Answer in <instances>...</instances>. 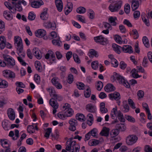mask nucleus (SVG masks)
I'll use <instances>...</instances> for the list:
<instances>
[{"label": "nucleus", "mask_w": 152, "mask_h": 152, "mask_svg": "<svg viewBox=\"0 0 152 152\" xmlns=\"http://www.w3.org/2000/svg\"><path fill=\"white\" fill-rule=\"evenodd\" d=\"M115 41L118 44H121L123 42L121 37L118 35H116L115 36Z\"/></svg>", "instance_id": "37998d69"}, {"label": "nucleus", "mask_w": 152, "mask_h": 152, "mask_svg": "<svg viewBox=\"0 0 152 152\" xmlns=\"http://www.w3.org/2000/svg\"><path fill=\"white\" fill-rule=\"evenodd\" d=\"M7 114L9 119L12 120H14L15 118V114L14 110L12 108H9L7 111Z\"/></svg>", "instance_id": "6e6552de"}, {"label": "nucleus", "mask_w": 152, "mask_h": 152, "mask_svg": "<svg viewBox=\"0 0 152 152\" xmlns=\"http://www.w3.org/2000/svg\"><path fill=\"white\" fill-rule=\"evenodd\" d=\"M109 97L110 99H114L116 100H118L121 98L120 94L117 92H115L114 93L109 94Z\"/></svg>", "instance_id": "f8f14e48"}, {"label": "nucleus", "mask_w": 152, "mask_h": 152, "mask_svg": "<svg viewBox=\"0 0 152 152\" xmlns=\"http://www.w3.org/2000/svg\"><path fill=\"white\" fill-rule=\"evenodd\" d=\"M8 86V83L4 80H2L0 82V88H5Z\"/></svg>", "instance_id": "4c0bfd02"}, {"label": "nucleus", "mask_w": 152, "mask_h": 152, "mask_svg": "<svg viewBox=\"0 0 152 152\" xmlns=\"http://www.w3.org/2000/svg\"><path fill=\"white\" fill-rule=\"evenodd\" d=\"M116 75L117 76H115L116 79L120 83L122 84L123 83V82H125L124 80H125L123 77L118 74V75Z\"/></svg>", "instance_id": "473e14b6"}, {"label": "nucleus", "mask_w": 152, "mask_h": 152, "mask_svg": "<svg viewBox=\"0 0 152 152\" xmlns=\"http://www.w3.org/2000/svg\"><path fill=\"white\" fill-rule=\"evenodd\" d=\"M142 41L143 43L146 48H148L149 47V41L146 37L144 36L143 37Z\"/></svg>", "instance_id": "72a5a7b5"}, {"label": "nucleus", "mask_w": 152, "mask_h": 152, "mask_svg": "<svg viewBox=\"0 0 152 152\" xmlns=\"http://www.w3.org/2000/svg\"><path fill=\"white\" fill-rule=\"evenodd\" d=\"M15 84L17 87H20L24 88L26 87L25 85L22 82H16Z\"/></svg>", "instance_id": "6e6d98bb"}, {"label": "nucleus", "mask_w": 152, "mask_h": 152, "mask_svg": "<svg viewBox=\"0 0 152 152\" xmlns=\"http://www.w3.org/2000/svg\"><path fill=\"white\" fill-rule=\"evenodd\" d=\"M100 110L101 112L102 113H105L107 112V108L105 107V104L103 102H101L100 104Z\"/></svg>", "instance_id": "aec40b11"}, {"label": "nucleus", "mask_w": 152, "mask_h": 152, "mask_svg": "<svg viewBox=\"0 0 152 152\" xmlns=\"http://www.w3.org/2000/svg\"><path fill=\"white\" fill-rule=\"evenodd\" d=\"M55 3L58 11H61L63 9V4L61 0H56Z\"/></svg>", "instance_id": "a211bd4d"}, {"label": "nucleus", "mask_w": 152, "mask_h": 152, "mask_svg": "<svg viewBox=\"0 0 152 152\" xmlns=\"http://www.w3.org/2000/svg\"><path fill=\"white\" fill-rule=\"evenodd\" d=\"M91 66L94 69H96L98 68L99 63L98 61H93L91 64Z\"/></svg>", "instance_id": "79ce46f5"}, {"label": "nucleus", "mask_w": 152, "mask_h": 152, "mask_svg": "<svg viewBox=\"0 0 152 152\" xmlns=\"http://www.w3.org/2000/svg\"><path fill=\"white\" fill-rule=\"evenodd\" d=\"M77 88L80 90H83L84 89L85 85L82 83H76Z\"/></svg>", "instance_id": "3c124183"}, {"label": "nucleus", "mask_w": 152, "mask_h": 152, "mask_svg": "<svg viewBox=\"0 0 152 152\" xmlns=\"http://www.w3.org/2000/svg\"><path fill=\"white\" fill-rule=\"evenodd\" d=\"M35 18V15L32 12H30L28 15V19L30 20H34Z\"/></svg>", "instance_id": "de8ad7c7"}, {"label": "nucleus", "mask_w": 152, "mask_h": 152, "mask_svg": "<svg viewBox=\"0 0 152 152\" xmlns=\"http://www.w3.org/2000/svg\"><path fill=\"white\" fill-rule=\"evenodd\" d=\"M52 129L51 128H48L46 130V132L45 133V137L47 139H48L50 136V135Z\"/></svg>", "instance_id": "09e8293b"}, {"label": "nucleus", "mask_w": 152, "mask_h": 152, "mask_svg": "<svg viewBox=\"0 0 152 152\" xmlns=\"http://www.w3.org/2000/svg\"><path fill=\"white\" fill-rule=\"evenodd\" d=\"M128 101L129 104L130 105L131 107L133 109H135L136 107L135 106L134 103L132 100L131 99H128Z\"/></svg>", "instance_id": "bf43d9fd"}, {"label": "nucleus", "mask_w": 152, "mask_h": 152, "mask_svg": "<svg viewBox=\"0 0 152 152\" xmlns=\"http://www.w3.org/2000/svg\"><path fill=\"white\" fill-rule=\"evenodd\" d=\"M138 137L136 135H129L127 138L126 142L129 145H132L137 141Z\"/></svg>", "instance_id": "7ed1b4c3"}, {"label": "nucleus", "mask_w": 152, "mask_h": 152, "mask_svg": "<svg viewBox=\"0 0 152 152\" xmlns=\"http://www.w3.org/2000/svg\"><path fill=\"white\" fill-rule=\"evenodd\" d=\"M97 87V89L98 91H101L103 87V83L101 81H98L96 85Z\"/></svg>", "instance_id": "a18cd8bd"}, {"label": "nucleus", "mask_w": 152, "mask_h": 152, "mask_svg": "<svg viewBox=\"0 0 152 152\" xmlns=\"http://www.w3.org/2000/svg\"><path fill=\"white\" fill-rule=\"evenodd\" d=\"M142 18L143 21L145 23V24L148 26L150 25L149 20L148 19H146L144 16L142 17Z\"/></svg>", "instance_id": "13d9d810"}, {"label": "nucleus", "mask_w": 152, "mask_h": 152, "mask_svg": "<svg viewBox=\"0 0 152 152\" xmlns=\"http://www.w3.org/2000/svg\"><path fill=\"white\" fill-rule=\"evenodd\" d=\"M125 118L128 121L134 123L135 121V119L130 115H126Z\"/></svg>", "instance_id": "8fccbe9b"}, {"label": "nucleus", "mask_w": 152, "mask_h": 152, "mask_svg": "<svg viewBox=\"0 0 152 152\" xmlns=\"http://www.w3.org/2000/svg\"><path fill=\"white\" fill-rule=\"evenodd\" d=\"M97 131V129H96L94 128L89 132L91 135L93 137H95Z\"/></svg>", "instance_id": "e2e57ef3"}, {"label": "nucleus", "mask_w": 152, "mask_h": 152, "mask_svg": "<svg viewBox=\"0 0 152 152\" xmlns=\"http://www.w3.org/2000/svg\"><path fill=\"white\" fill-rule=\"evenodd\" d=\"M57 100H56V98H51L49 100L50 105L53 108H58V104L57 102Z\"/></svg>", "instance_id": "4468645a"}, {"label": "nucleus", "mask_w": 152, "mask_h": 152, "mask_svg": "<svg viewBox=\"0 0 152 152\" xmlns=\"http://www.w3.org/2000/svg\"><path fill=\"white\" fill-rule=\"evenodd\" d=\"M35 34L37 37L41 38L44 37L46 34V32L44 29H39L36 31L35 32Z\"/></svg>", "instance_id": "9d476101"}, {"label": "nucleus", "mask_w": 152, "mask_h": 152, "mask_svg": "<svg viewBox=\"0 0 152 152\" xmlns=\"http://www.w3.org/2000/svg\"><path fill=\"white\" fill-rule=\"evenodd\" d=\"M76 119L80 121H84L86 120V117L82 114L78 113L76 116Z\"/></svg>", "instance_id": "6ab92c4d"}, {"label": "nucleus", "mask_w": 152, "mask_h": 152, "mask_svg": "<svg viewBox=\"0 0 152 152\" xmlns=\"http://www.w3.org/2000/svg\"><path fill=\"white\" fill-rule=\"evenodd\" d=\"M44 11L42 12L40 15V17L41 19L43 20H46L48 19V17L46 16L47 15V9L46 8L44 9Z\"/></svg>", "instance_id": "7c9ffc66"}, {"label": "nucleus", "mask_w": 152, "mask_h": 152, "mask_svg": "<svg viewBox=\"0 0 152 152\" xmlns=\"http://www.w3.org/2000/svg\"><path fill=\"white\" fill-rule=\"evenodd\" d=\"M35 66L37 70L39 72H41L42 71V67L40 65V63L39 61H36L35 62Z\"/></svg>", "instance_id": "ea45409f"}, {"label": "nucleus", "mask_w": 152, "mask_h": 152, "mask_svg": "<svg viewBox=\"0 0 152 152\" xmlns=\"http://www.w3.org/2000/svg\"><path fill=\"white\" fill-rule=\"evenodd\" d=\"M123 23L124 24L128 26L129 27H132V26L131 23L129 20L127 19H125L124 20Z\"/></svg>", "instance_id": "338daca9"}, {"label": "nucleus", "mask_w": 152, "mask_h": 152, "mask_svg": "<svg viewBox=\"0 0 152 152\" xmlns=\"http://www.w3.org/2000/svg\"><path fill=\"white\" fill-rule=\"evenodd\" d=\"M144 93L142 90L139 91L137 93V95L140 98H142L144 96Z\"/></svg>", "instance_id": "69168bd1"}, {"label": "nucleus", "mask_w": 152, "mask_h": 152, "mask_svg": "<svg viewBox=\"0 0 152 152\" xmlns=\"http://www.w3.org/2000/svg\"><path fill=\"white\" fill-rule=\"evenodd\" d=\"M14 39L15 40V46L16 45L22 43V39L19 36H15L14 37Z\"/></svg>", "instance_id": "a878e982"}, {"label": "nucleus", "mask_w": 152, "mask_h": 152, "mask_svg": "<svg viewBox=\"0 0 152 152\" xmlns=\"http://www.w3.org/2000/svg\"><path fill=\"white\" fill-rule=\"evenodd\" d=\"M3 75L7 78L13 79L15 77V73L12 71L9 70H5L3 71Z\"/></svg>", "instance_id": "423d86ee"}, {"label": "nucleus", "mask_w": 152, "mask_h": 152, "mask_svg": "<svg viewBox=\"0 0 152 152\" xmlns=\"http://www.w3.org/2000/svg\"><path fill=\"white\" fill-rule=\"evenodd\" d=\"M94 39L95 42L97 43H100L102 45H105L107 43V39L102 35L94 37Z\"/></svg>", "instance_id": "39448f33"}, {"label": "nucleus", "mask_w": 152, "mask_h": 152, "mask_svg": "<svg viewBox=\"0 0 152 152\" xmlns=\"http://www.w3.org/2000/svg\"><path fill=\"white\" fill-rule=\"evenodd\" d=\"M116 20H117L116 17H110L108 21L112 24V25L115 26L116 25V23L115 22Z\"/></svg>", "instance_id": "c9c22d12"}, {"label": "nucleus", "mask_w": 152, "mask_h": 152, "mask_svg": "<svg viewBox=\"0 0 152 152\" xmlns=\"http://www.w3.org/2000/svg\"><path fill=\"white\" fill-rule=\"evenodd\" d=\"M73 80V76L71 74H69L68 77L67 81L69 84L71 83Z\"/></svg>", "instance_id": "5fc2aeb1"}, {"label": "nucleus", "mask_w": 152, "mask_h": 152, "mask_svg": "<svg viewBox=\"0 0 152 152\" xmlns=\"http://www.w3.org/2000/svg\"><path fill=\"white\" fill-rule=\"evenodd\" d=\"M72 140V138H69L67 141L66 144H68V142H69L71 145L72 146H74V147L77 146L76 145V142L75 141H73Z\"/></svg>", "instance_id": "49530a36"}, {"label": "nucleus", "mask_w": 152, "mask_h": 152, "mask_svg": "<svg viewBox=\"0 0 152 152\" xmlns=\"http://www.w3.org/2000/svg\"><path fill=\"white\" fill-rule=\"evenodd\" d=\"M100 142V141L96 139H93L92 140H90L88 143L90 146H95L98 144Z\"/></svg>", "instance_id": "bb28decb"}, {"label": "nucleus", "mask_w": 152, "mask_h": 152, "mask_svg": "<svg viewBox=\"0 0 152 152\" xmlns=\"http://www.w3.org/2000/svg\"><path fill=\"white\" fill-rule=\"evenodd\" d=\"M122 4V1L121 0L117 1L114 4H110L109 9L112 12H117L121 9Z\"/></svg>", "instance_id": "f257e3e1"}, {"label": "nucleus", "mask_w": 152, "mask_h": 152, "mask_svg": "<svg viewBox=\"0 0 152 152\" xmlns=\"http://www.w3.org/2000/svg\"><path fill=\"white\" fill-rule=\"evenodd\" d=\"M110 129L106 127H104L100 134L102 136L108 137L109 136Z\"/></svg>", "instance_id": "dca6fc26"}, {"label": "nucleus", "mask_w": 152, "mask_h": 152, "mask_svg": "<svg viewBox=\"0 0 152 152\" xmlns=\"http://www.w3.org/2000/svg\"><path fill=\"white\" fill-rule=\"evenodd\" d=\"M86 110L89 112L95 113L96 111V108L95 106L91 104H89L86 106Z\"/></svg>", "instance_id": "9b49d317"}, {"label": "nucleus", "mask_w": 152, "mask_h": 152, "mask_svg": "<svg viewBox=\"0 0 152 152\" xmlns=\"http://www.w3.org/2000/svg\"><path fill=\"white\" fill-rule=\"evenodd\" d=\"M86 10L83 7H80L78 8L76 10L77 12L79 14H83L86 12Z\"/></svg>", "instance_id": "a19ab883"}, {"label": "nucleus", "mask_w": 152, "mask_h": 152, "mask_svg": "<svg viewBox=\"0 0 152 152\" xmlns=\"http://www.w3.org/2000/svg\"><path fill=\"white\" fill-rule=\"evenodd\" d=\"M3 15L4 17L7 20H11L12 19V15L8 14L7 11H5L4 12Z\"/></svg>", "instance_id": "c756f323"}, {"label": "nucleus", "mask_w": 152, "mask_h": 152, "mask_svg": "<svg viewBox=\"0 0 152 152\" xmlns=\"http://www.w3.org/2000/svg\"><path fill=\"white\" fill-rule=\"evenodd\" d=\"M123 51L125 53H131L133 52L132 48L131 46L129 45H124L122 48Z\"/></svg>", "instance_id": "f3484780"}, {"label": "nucleus", "mask_w": 152, "mask_h": 152, "mask_svg": "<svg viewBox=\"0 0 152 152\" xmlns=\"http://www.w3.org/2000/svg\"><path fill=\"white\" fill-rule=\"evenodd\" d=\"M139 2L138 1L134 0L132 2V6H133V8L132 7L133 11L136 10L139 6Z\"/></svg>", "instance_id": "c85d7f7f"}, {"label": "nucleus", "mask_w": 152, "mask_h": 152, "mask_svg": "<svg viewBox=\"0 0 152 152\" xmlns=\"http://www.w3.org/2000/svg\"><path fill=\"white\" fill-rule=\"evenodd\" d=\"M44 4V2L42 0H39L38 1H34L31 3V5L33 7L39 8L42 5Z\"/></svg>", "instance_id": "ddd939ff"}, {"label": "nucleus", "mask_w": 152, "mask_h": 152, "mask_svg": "<svg viewBox=\"0 0 152 152\" xmlns=\"http://www.w3.org/2000/svg\"><path fill=\"white\" fill-rule=\"evenodd\" d=\"M91 94V91L89 86L88 87V88L86 90L84 91V95L86 98L89 97Z\"/></svg>", "instance_id": "58836bf2"}, {"label": "nucleus", "mask_w": 152, "mask_h": 152, "mask_svg": "<svg viewBox=\"0 0 152 152\" xmlns=\"http://www.w3.org/2000/svg\"><path fill=\"white\" fill-rule=\"evenodd\" d=\"M73 56L75 61L77 63H80V61L78 56L75 54H73Z\"/></svg>", "instance_id": "864d4df0"}, {"label": "nucleus", "mask_w": 152, "mask_h": 152, "mask_svg": "<svg viewBox=\"0 0 152 152\" xmlns=\"http://www.w3.org/2000/svg\"><path fill=\"white\" fill-rule=\"evenodd\" d=\"M89 56L91 58H92L94 56L96 57L98 56V55L97 51L93 49H91L90 51V54Z\"/></svg>", "instance_id": "4be33fe9"}, {"label": "nucleus", "mask_w": 152, "mask_h": 152, "mask_svg": "<svg viewBox=\"0 0 152 152\" xmlns=\"http://www.w3.org/2000/svg\"><path fill=\"white\" fill-rule=\"evenodd\" d=\"M111 64L115 67H117L118 65L117 61L115 58H113L111 61Z\"/></svg>", "instance_id": "052dcab7"}, {"label": "nucleus", "mask_w": 152, "mask_h": 152, "mask_svg": "<svg viewBox=\"0 0 152 152\" xmlns=\"http://www.w3.org/2000/svg\"><path fill=\"white\" fill-rule=\"evenodd\" d=\"M3 56L4 60L7 62L6 63L7 66L12 67L15 65V60L12 57L7 55L3 54Z\"/></svg>", "instance_id": "f03ea898"}, {"label": "nucleus", "mask_w": 152, "mask_h": 152, "mask_svg": "<svg viewBox=\"0 0 152 152\" xmlns=\"http://www.w3.org/2000/svg\"><path fill=\"white\" fill-rule=\"evenodd\" d=\"M119 28L121 32L122 33H125L126 32V29L125 26L122 25L119 26Z\"/></svg>", "instance_id": "0e129e2a"}, {"label": "nucleus", "mask_w": 152, "mask_h": 152, "mask_svg": "<svg viewBox=\"0 0 152 152\" xmlns=\"http://www.w3.org/2000/svg\"><path fill=\"white\" fill-rule=\"evenodd\" d=\"M51 82L56 88L58 89H60L62 88L61 85L59 82L58 79L57 77H54L51 80Z\"/></svg>", "instance_id": "1a4fd4ad"}, {"label": "nucleus", "mask_w": 152, "mask_h": 152, "mask_svg": "<svg viewBox=\"0 0 152 152\" xmlns=\"http://www.w3.org/2000/svg\"><path fill=\"white\" fill-rule=\"evenodd\" d=\"M119 121L121 122H124L125 119L124 118L123 114L121 113L120 110L118 111L117 115Z\"/></svg>", "instance_id": "393cba45"}, {"label": "nucleus", "mask_w": 152, "mask_h": 152, "mask_svg": "<svg viewBox=\"0 0 152 152\" xmlns=\"http://www.w3.org/2000/svg\"><path fill=\"white\" fill-rule=\"evenodd\" d=\"M119 130L117 128L113 130L111 132L110 134L111 137H114L116 136L119 134Z\"/></svg>", "instance_id": "2f4dec72"}, {"label": "nucleus", "mask_w": 152, "mask_h": 152, "mask_svg": "<svg viewBox=\"0 0 152 152\" xmlns=\"http://www.w3.org/2000/svg\"><path fill=\"white\" fill-rule=\"evenodd\" d=\"M33 53L34 55L37 59H40L41 58V56L37 49L36 48H34L33 50Z\"/></svg>", "instance_id": "b1692460"}, {"label": "nucleus", "mask_w": 152, "mask_h": 152, "mask_svg": "<svg viewBox=\"0 0 152 152\" xmlns=\"http://www.w3.org/2000/svg\"><path fill=\"white\" fill-rule=\"evenodd\" d=\"M112 47L113 48V50L118 54H119L121 53L120 50V48L121 47L113 43L112 44Z\"/></svg>", "instance_id": "412c9836"}, {"label": "nucleus", "mask_w": 152, "mask_h": 152, "mask_svg": "<svg viewBox=\"0 0 152 152\" xmlns=\"http://www.w3.org/2000/svg\"><path fill=\"white\" fill-rule=\"evenodd\" d=\"M123 107H124L123 109V112L125 113H126L129 111V107L128 104L127 103L126 101L124 102Z\"/></svg>", "instance_id": "f704fd0d"}, {"label": "nucleus", "mask_w": 152, "mask_h": 152, "mask_svg": "<svg viewBox=\"0 0 152 152\" xmlns=\"http://www.w3.org/2000/svg\"><path fill=\"white\" fill-rule=\"evenodd\" d=\"M144 150L145 152H152V148L149 145H147L145 147Z\"/></svg>", "instance_id": "774afa93"}, {"label": "nucleus", "mask_w": 152, "mask_h": 152, "mask_svg": "<svg viewBox=\"0 0 152 152\" xmlns=\"http://www.w3.org/2000/svg\"><path fill=\"white\" fill-rule=\"evenodd\" d=\"M21 1L18 0L17 2V4L15 6L16 8L15 10H17L19 12L23 10V8L21 6Z\"/></svg>", "instance_id": "cd10ccee"}, {"label": "nucleus", "mask_w": 152, "mask_h": 152, "mask_svg": "<svg viewBox=\"0 0 152 152\" xmlns=\"http://www.w3.org/2000/svg\"><path fill=\"white\" fill-rule=\"evenodd\" d=\"M65 113L67 117H71L73 115V111L71 108H68V110H66Z\"/></svg>", "instance_id": "c03bdc74"}, {"label": "nucleus", "mask_w": 152, "mask_h": 152, "mask_svg": "<svg viewBox=\"0 0 152 152\" xmlns=\"http://www.w3.org/2000/svg\"><path fill=\"white\" fill-rule=\"evenodd\" d=\"M15 46L17 50L19 52L18 53V54L21 53H22L23 50V45L22 43L16 45Z\"/></svg>", "instance_id": "e433bc0d"}, {"label": "nucleus", "mask_w": 152, "mask_h": 152, "mask_svg": "<svg viewBox=\"0 0 152 152\" xmlns=\"http://www.w3.org/2000/svg\"><path fill=\"white\" fill-rule=\"evenodd\" d=\"M70 125L69 129V130L74 131L76 130V126L77 125V121L76 120L73 119H71L69 122Z\"/></svg>", "instance_id": "0eeeda50"}, {"label": "nucleus", "mask_w": 152, "mask_h": 152, "mask_svg": "<svg viewBox=\"0 0 152 152\" xmlns=\"http://www.w3.org/2000/svg\"><path fill=\"white\" fill-rule=\"evenodd\" d=\"M48 91L49 92L50 95L52 98H56V100L58 101H61L62 99V97L59 95L56 94L55 91L52 88H48Z\"/></svg>", "instance_id": "20e7f679"}, {"label": "nucleus", "mask_w": 152, "mask_h": 152, "mask_svg": "<svg viewBox=\"0 0 152 152\" xmlns=\"http://www.w3.org/2000/svg\"><path fill=\"white\" fill-rule=\"evenodd\" d=\"M127 66L126 64L123 61H121L120 63V67L123 69H124Z\"/></svg>", "instance_id": "680f3d73"}, {"label": "nucleus", "mask_w": 152, "mask_h": 152, "mask_svg": "<svg viewBox=\"0 0 152 152\" xmlns=\"http://www.w3.org/2000/svg\"><path fill=\"white\" fill-rule=\"evenodd\" d=\"M116 127L118 129L119 132L124 131L126 129V126L123 124H118L116 125Z\"/></svg>", "instance_id": "5701e85b"}, {"label": "nucleus", "mask_w": 152, "mask_h": 152, "mask_svg": "<svg viewBox=\"0 0 152 152\" xmlns=\"http://www.w3.org/2000/svg\"><path fill=\"white\" fill-rule=\"evenodd\" d=\"M34 79L35 81L37 84L40 83V77L38 74H36L34 75Z\"/></svg>", "instance_id": "603ef678"}, {"label": "nucleus", "mask_w": 152, "mask_h": 152, "mask_svg": "<svg viewBox=\"0 0 152 152\" xmlns=\"http://www.w3.org/2000/svg\"><path fill=\"white\" fill-rule=\"evenodd\" d=\"M105 91L107 92L113 91L115 90V88L111 84H108L104 87Z\"/></svg>", "instance_id": "2eb2a0df"}, {"label": "nucleus", "mask_w": 152, "mask_h": 152, "mask_svg": "<svg viewBox=\"0 0 152 152\" xmlns=\"http://www.w3.org/2000/svg\"><path fill=\"white\" fill-rule=\"evenodd\" d=\"M124 11L126 14L129 13L130 10V7L129 4H126V6L124 7Z\"/></svg>", "instance_id": "4d7b16f0"}]
</instances>
